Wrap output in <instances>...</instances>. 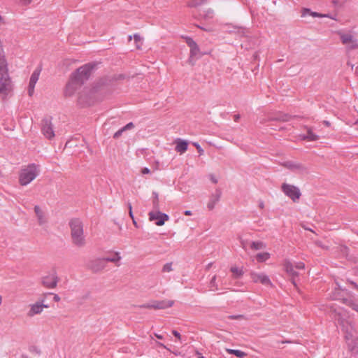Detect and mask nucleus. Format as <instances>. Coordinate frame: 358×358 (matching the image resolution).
Returning a JSON list of instances; mask_svg holds the SVG:
<instances>
[{
	"instance_id": "f257e3e1",
	"label": "nucleus",
	"mask_w": 358,
	"mask_h": 358,
	"mask_svg": "<svg viewBox=\"0 0 358 358\" xmlns=\"http://www.w3.org/2000/svg\"><path fill=\"white\" fill-rule=\"evenodd\" d=\"M13 90V85L8 75V63L6 57L0 54V94L8 95Z\"/></svg>"
},
{
	"instance_id": "f03ea898",
	"label": "nucleus",
	"mask_w": 358,
	"mask_h": 358,
	"mask_svg": "<svg viewBox=\"0 0 358 358\" xmlns=\"http://www.w3.org/2000/svg\"><path fill=\"white\" fill-rule=\"evenodd\" d=\"M39 173V166L35 164L23 166L19 172L18 182L20 185L27 186L37 178Z\"/></svg>"
},
{
	"instance_id": "7ed1b4c3",
	"label": "nucleus",
	"mask_w": 358,
	"mask_h": 358,
	"mask_svg": "<svg viewBox=\"0 0 358 358\" xmlns=\"http://www.w3.org/2000/svg\"><path fill=\"white\" fill-rule=\"evenodd\" d=\"M70 228L73 243L79 247L85 245V238L82 222L78 220H73L70 222Z\"/></svg>"
},
{
	"instance_id": "20e7f679",
	"label": "nucleus",
	"mask_w": 358,
	"mask_h": 358,
	"mask_svg": "<svg viewBox=\"0 0 358 358\" xmlns=\"http://www.w3.org/2000/svg\"><path fill=\"white\" fill-rule=\"evenodd\" d=\"M82 85L79 81L76 80L72 76L67 83L64 89V95L66 97H71L77 94V101L79 103H83V94L84 92L81 91Z\"/></svg>"
},
{
	"instance_id": "39448f33",
	"label": "nucleus",
	"mask_w": 358,
	"mask_h": 358,
	"mask_svg": "<svg viewBox=\"0 0 358 358\" xmlns=\"http://www.w3.org/2000/svg\"><path fill=\"white\" fill-rule=\"evenodd\" d=\"M250 277L251 280L254 283L261 284L264 286L273 287V284L272 283L270 278L264 272L259 271H251L250 273Z\"/></svg>"
},
{
	"instance_id": "423d86ee",
	"label": "nucleus",
	"mask_w": 358,
	"mask_h": 358,
	"mask_svg": "<svg viewBox=\"0 0 358 358\" xmlns=\"http://www.w3.org/2000/svg\"><path fill=\"white\" fill-rule=\"evenodd\" d=\"M92 66L90 64L83 65L78 68L73 74L72 77L76 80L79 81L81 84H83L84 81L86 80L92 71Z\"/></svg>"
},
{
	"instance_id": "0eeeda50",
	"label": "nucleus",
	"mask_w": 358,
	"mask_h": 358,
	"mask_svg": "<svg viewBox=\"0 0 358 358\" xmlns=\"http://www.w3.org/2000/svg\"><path fill=\"white\" fill-rule=\"evenodd\" d=\"M281 189L284 194L289 197L294 202L298 201L301 195L299 189L293 185L283 183Z\"/></svg>"
},
{
	"instance_id": "6e6552de",
	"label": "nucleus",
	"mask_w": 358,
	"mask_h": 358,
	"mask_svg": "<svg viewBox=\"0 0 358 358\" xmlns=\"http://www.w3.org/2000/svg\"><path fill=\"white\" fill-rule=\"evenodd\" d=\"M173 303L174 301L171 300L152 301L143 305L141 307L148 309L159 310L171 308Z\"/></svg>"
},
{
	"instance_id": "1a4fd4ad",
	"label": "nucleus",
	"mask_w": 358,
	"mask_h": 358,
	"mask_svg": "<svg viewBox=\"0 0 358 358\" xmlns=\"http://www.w3.org/2000/svg\"><path fill=\"white\" fill-rule=\"evenodd\" d=\"M58 280L56 272L52 271L42 277L41 284L47 289H54L57 287Z\"/></svg>"
},
{
	"instance_id": "9d476101",
	"label": "nucleus",
	"mask_w": 358,
	"mask_h": 358,
	"mask_svg": "<svg viewBox=\"0 0 358 358\" xmlns=\"http://www.w3.org/2000/svg\"><path fill=\"white\" fill-rule=\"evenodd\" d=\"M43 300L37 301L35 303L29 305V309L27 312L29 317H34L36 315L42 313L45 308H48L49 306L45 304Z\"/></svg>"
},
{
	"instance_id": "9b49d317",
	"label": "nucleus",
	"mask_w": 358,
	"mask_h": 358,
	"mask_svg": "<svg viewBox=\"0 0 358 358\" xmlns=\"http://www.w3.org/2000/svg\"><path fill=\"white\" fill-rule=\"evenodd\" d=\"M41 131L45 138L48 139H52L55 137V135L51 118L48 117L43 120Z\"/></svg>"
},
{
	"instance_id": "f8f14e48",
	"label": "nucleus",
	"mask_w": 358,
	"mask_h": 358,
	"mask_svg": "<svg viewBox=\"0 0 358 358\" xmlns=\"http://www.w3.org/2000/svg\"><path fill=\"white\" fill-rule=\"evenodd\" d=\"M148 215L149 220L150 221H155V224L157 226L164 225L165 222L168 221L169 219L168 215L158 210L151 211L149 213Z\"/></svg>"
},
{
	"instance_id": "ddd939ff",
	"label": "nucleus",
	"mask_w": 358,
	"mask_h": 358,
	"mask_svg": "<svg viewBox=\"0 0 358 358\" xmlns=\"http://www.w3.org/2000/svg\"><path fill=\"white\" fill-rule=\"evenodd\" d=\"M285 166L296 174L304 175L307 173L306 167L301 163L287 162L285 164Z\"/></svg>"
},
{
	"instance_id": "4468645a",
	"label": "nucleus",
	"mask_w": 358,
	"mask_h": 358,
	"mask_svg": "<svg viewBox=\"0 0 358 358\" xmlns=\"http://www.w3.org/2000/svg\"><path fill=\"white\" fill-rule=\"evenodd\" d=\"M341 40L343 44L348 46L350 49H355L358 48V45L353 36L350 34L339 33Z\"/></svg>"
},
{
	"instance_id": "2eb2a0df",
	"label": "nucleus",
	"mask_w": 358,
	"mask_h": 358,
	"mask_svg": "<svg viewBox=\"0 0 358 358\" xmlns=\"http://www.w3.org/2000/svg\"><path fill=\"white\" fill-rule=\"evenodd\" d=\"M39 76H40V71L38 69H36L32 73V74L30 77L29 86H28V94L30 96H31L34 93L35 85L39 79Z\"/></svg>"
},
{
	"instance_id": "dca6fc26",
	"label": "nucleus",
	"mask_w": 358,
	"mask_h": 358,
	"mask_svg": "<svg viewBox=\"0 0 358 358\" xmlns=\"http://www.w3.org/2000/svg\"><path fill=\"white\" fill-rule=\"evenodd\" d=\"M345 339L349 350L352 352H357L358 338L352 335H347Z\"/></svg>"
},
{
	"instance_id": "f3484780",
	"label": "nucleus",
	"mask_w": 358,
	"mask_h": 358,
	"mask_svg": "<svg viewBox=\"0 0 358 358\" xmlns=\"http://www.w3.org/2000/svg\"><path fill=\"white\" fill-rule=\"evenodd\" d=\"M106 266V260L105 258L96 259L90 262V268L94 271L103 269Z\"/></svg>"
},
{
	"instance_id": "a211bd4d",
	"label": "nucleus",
	"mask_w": 358,
	"mask_h": 358,
	"mask_svg": "<svg viewBox=\"0 0 358 358\" xmlns=\"http://www.w3.org/2000/svg\"><path fill=\"white\" fill-rule=\"evenodd\" d=\"M175 143H176L175 150L176 152H179L180 155L183 154L184 152H185L187 150L188 143L187 141H185V140H182L180 138H177L175 141Z\"/></svg>"
},
{
	"instance_id": "6ab92c4d",
	"label": "nucleus",
	"mask_w": 358,
	"mask_h": 358,
	"mask_svg": "<svg viewBox=\"0 0 358 358\" xmlns=\"http://www.w3.org/2000/svg\"><path fill=\"white\" fill-rule=\"evenodd\" d=\"M186 43L190 48V55L194 57L199 53V48L196 43L191 38H186Z\"/></svg>"
},
{
	"instance_id": "aec40b11",
	"label": "nucleus",
	"mask_w": 358,
	"mask_h": 358,
	"mask_svg": "<svg viewBox=\"0 0 358 358\" xmlns=\"http://www.w3.org/2000/svg\"><path fill=\"white\" fill-rule=\"evenodd\" d=\"M34 213L38 219L39 224L42 225L46 222V218L43 210L38 206L34 207Z\"/></svg>"
},
{
	"instance_id": "412c9836",
	"label": "nucleus",
	"mask_w": 358,
	"mask_h": 358,
	"mask_svg": "<svg viewBox=\"0 0 358 358\" xmlns=\"http://www.w3.org/2000/svg\"><path fill=\"white\" fill-rule=\"evenodd\" d=\"M285 271L291 276L296 277L298 273L294 271V266L288 260H285L283 263Z\"/></svg>"
},
{
	"instance_id": "4be33fe9",
	"label": "nucleus",
	"mask_w": 358,
	"mask_h": 358,
	"mask_svg": "<svg viewBox=\"0 0 358 358\" xmlns=\"http://www.w3.org/2000/svg\"><path fill=\"white\" fill-rule=\"evenodd\" d=\"M307 134L306 135H301L300 137L302 140H306L307 141H315L318 140L319 137L315 133H313V130L310 128L306 127Z\"/></svg>"
},
{
	"instance_id": "5701e85b",
	"label": "nucleus",
	"mask_w": 358,
	"mask_h": 358,
	"mask_svg": "<svg viewBox=\"0 0 358 358\" xmlns=\"http://www.w3.org/2000/svg\"><path fill=\"white\" fill-rule=\"evenodd\" d=\"M134 38L136 49L140 50L142 48L143 43V38L138 34H135L134 36H129L128 40L130 41Z\"/></svg>"
},
{
	"instance_id": "b1692460",
	"label": "nucleus",
	"mask_w": 358,
	"mask_h": 358,
	"mask_svg": "<svg viewBox=\"0 0 358 358\" xmlns=\"http://www.w3.org/2000/svg\"><path fill=\"white\" fill-rule=\"evenodd\" d=\"M220 193H216V194L212 195V196L210 197V199L208 203V205H207L208 208L209 210H213L215 208V206H216V204L217 203V202L220 200Z\"/></svg>"
},
{
	"instance_id": "393cba45",
	"label": "nucleus",
	"mask_w": 358,
	"mask_h": 358,
	"mask_svg": "<svg viewBox=\"0 0 358 358\" xmlns=\"http://www.w3.org/2000/svg\"><path fill=\"white\" fill-rule=\"evenodd\" d=\"M105 259L106 260V263L107 262H113V263L117 264L120 261L121 256H120V252H115L111 253L108 257H105Z\"/></svg>"
},
{
	"instance_id": "a878e982",
	"label": "nucleus",
	"mask_w": 358,
	"mask_h": 358,
	"mask_svg": "<svg viewBox=\"0 0 358 358\" xmlns=\"http://www.w3.org/2000/svg\"><path fill=\"white\" fill-rule=\"evenodd\" d=\"M271 258V254L268 252H259L255 255L256 260L259 262H265Z\"/></svg>"
},
{
	"instance_id": "bb28decb",
	"label": "nucleus",
	"mask_w": 358,
	"mask_h": 358,
	"mask_svg": "<svg viewBox=\"0 0 358 358\" xmlns=\"http://www.w3.org/2000/svg\"><path fill=\"white\" fill-rule=\"evenodd\" d=\"M266 244L262 241H253L250 243V248L252 250H260L266 248Z\"/></svg>"
},
{
	"instance_id": "cd10ccee",
	"label": "nucleus",
	"mask_w": 358,
	"mask_h": 358,
	"mask_svg": "<svg viewBox=\"0 0 358 358\" xmlns=\"http://www.w3.org/2000/svg\"><path fill=\"white\" fill-rule=\"evenodd\" d=\"M227 352L229 354L234 355L238 358H243L247 355L245 352L239 350L227 349Z\"/></svg>"
},
{
	"instance_id": "c85d7f7f",
	"label": "nucleus",
	"mask_w": 358,
	"mask_h": 358,
	"mask_svg": "<svg viewBox=\"0 0 358 358\" xmlns=\"http://www.w3.org/2000/svg\"><path fill=\"white\" fill-rule=\"evenodd\" d=\"M230 270L233 273V277L235 278H240L243 275V269L237 266H232Z\"/></svg>"
},
{
	"instance_id": "c756f323",
	"label": "nucleus",
	"mask_w": 358,
	"mask_h": 358,
	"mask_svg": "<svg viewBox=\"0 0 358 358\" xmlns=\"http://www.w3.org/2000/svg\"><path fill=\"white\" fill-rule=\"evenodd\" d=\"M306 13H310V15L314 17H327V15L320 14L316 12H311L309 9H303L302 13V16H306Z\"/></svg>"
},
{
	"instance_id": "7c9ffc66",
	"label": "nucleus",
	"mask_w": 358,
	"mask_h": 358,
	"mask_svg": "<svg viewBox=\"0 0 358 358\" xmlns=\"http://www.w3.org/2000/svg\"><path fill=\"white\" fill-rule=\"evenodd\" d=\"M203 0H189L187 3V6L189 8H196L204 3Z\"/></svg>"
},
{
	"instance_id": "2f4dec72",
	"label": "nucleus",
	"mask_w": 358,
	"mask_h": 358,
	"mask_svg": "<svg viewBox=\"0 0 358 358\" xmlns=\"http://www.w3.org/2000/svg\"><path fill=\"white\" fill-rule=\"evenodd\" d=\"M173 270V268L172 262L166 263L162 268V271L163 273H169L171 272Z\"/></svg>"
},
{
	"instance_id": "473e14b6",
	"label": "nucleus",
	"mask_w": 358,
	"mask_h": 358,
	"mask_svg": "<svg viewBox=\"0 0 358 358\" xmlns=\"http://www.w3.org/2000/svg\"><path fill=\"white\" fill-rule=\"evenodd\" d=\"M210 287L212 291H217L219 289L218 286L216 283V275H214L210 282Z\"/></svg>"
},
{
	"instance_id": "72a5a7b5",
	"label": "nucleus",
	"mask_w": 358,
	"mask_h": 358,
	"mask_svg": "<svg viewBox=\"0 0 358 358\" xmlns=\"http://www.w3.org/2000/svg\"><path fill=\"white\" fill-rule=\"evenodd\" d=\"M294 267L297 269H304L305 268V264L304 263L300 262H297L295 265H294Z\"/></svg>"
},
{
	"instance_id": "f704fd0d",
	"label": "nucleus",
	"mask_w": 358,
	"mask_h": 358,
	"mask_svg": "<svg viewBox=\"0 0 358 358\" xmlns=\"http://www.w3.org/2000/svg\"><path fill=\"white\" fill-rule=\"evenodd\" d=\"M134 124L132 122H129L127 124H126L124 127H122V130H124V131L129 130V129L134 128Z\"/></svg>"
},
{
	"instance_id": "c9c22d12",
	"label": "nucleus",
	"mask_w": 358,
	"mask_h": 358,
	"mask_svg": "<svg viewBox=\"0 0 358 358\" xmlns=\"http://www.w3.org/2000/svg\"><path fill=\"white\" fill-rule=\"evenodd\" d=\"M193 145L196 147L199 153L201 155L203 154V150L201 148V146L197 143H194Z\"/></svg>"
},
{
	"instance_id": "e433bc0d",
	"label": "nucleus",
	"mask_w": 358,
	"mask_h": 358,
	"mask_svg": "<svg viewBox=\"0 0 358 358\" xmlns=\"http://www.w3.org/2000/svg\"><path fill=\"white\" fill-rule=\"evenodd\" d=\"M348 306H350L353 310L358 312V304L354 303V302H350L348 303Z\"/></svg>"
},
{
	"instance_id": "4c0bfd02",
	"label": "nucleus",
	"mask_w": 358,
	"mask_h": 358,
	"mask_svg": "<svg viewBox=\"0 0 358 358\" xmlns=\"http://www.w3.org/2000/svg\"><path fill=\"white\" fill-rule=\"evenodd\" d=\"M213 13H214V11L212 9H208L207 11H206V17H213Z\"/></svg>"
},
{
	"instance_id": "58836bf2",
	"label": "nucleus",
	"mask_w": 358,
	"mask_h": 358,
	"mask_svg": "<svg viewBox=\"0 0 358 358\" xmlns=\"http://www.w3.org/2000/svg\"><path fill=\"white\" fill-rule=\"evenodd\" d=\"M123 131H124V130H122V129H120V130H118L117 132H115V134H114L113 137H114L115 138H119V137L122 135V132H123Z\"/></svg>"
},
{
	"instance_id": "ea45409f",
	"label": "nucleus",
	"mask_w": 358,
	"mask_h": 358,
	"mask_svg": "<svg viewBox=\"0 0 358 358\" xmlns=\"http://www.w3.org/2000/svg\"><path fill=\"white\" fill-rule=\"evenodd\" d=\"M128 208H129V217L134 220V215H133V213H132V206H131V203H129L128 204Z\"/></svg>"
},
{
	"instance_id": "a19ab883",
	"label": "nucleus",
	"mask_w": 358,
	"mask_h": 358,
	"mask_svg": "<svg viewBox=\"0 0 358 358\" xmlns=\"http://www.w3.org/2000/svg\"><path fill=\"white\" fill-rule=\"evenodd\" d=\"M141 173L145 175V174H149L150 173V170L147 168V167H145L143 169H141Z\"/></svg>"
},
{
	"instance_id": "79ce46f5",
	"label": "nucleus",
	"mask_w": 358,
	"mask_h": 358,
	"mask_svg": "<svg viewBox=\"0 0 358 358\" xmlns=\"http://www.w3.org/2000/svg\"><path fill=\"white\" fill-rule=\"evenodd\" d=\"M172 333L178 340L181 339V336L177 331L174 330Z\"/></svg>"
},
{
	"instance_id": "37998d69",
	"label": "nucleus",
	"mask_w": 358,
	"mask_h": 358,
	"mask_svg": "<svg viewBox=\"0 0 358 358\" xmlns=\"http://www.w3.org/2000/svg\"><path fill=\"white\" fill-rule=\"evenodd\" d=\"M53 299L56 302H59L60 301V297L57 294H54Z\"/></svg>"
},
{
	"instance_id": "c03bdc74",
	"label": "nucleus",
	"mask_w": 358,
	"mask_h": 358,
	"mask_svg": "<svg viewBox=\"0 0 358 358\" xmlns=\"http://www.w3.org/2000/svg\"><path fill=\"white\" fill-rule=\"evenodd\" d=\"M4 23H5V22H4L3 17L1 15H0V24H4Z\"/></svg>"
},
{
	"instance_id": "a18cd8bd",
	"label": "nucleus",
	"mask_w": 358,
	"mask_h": 358,
	"mask_svg": "<svg viewBox=\"0 0 358 358\" xmlns=\"http://www.w3.org/2000/svg\"><path fill=\"white\" fill-rule=\"evenodd\" d=\"M155 336L159 338V339H162L163 338V336L162 335H159V334H155Z\"/></svg>"
},
{
	"instance_id": "49530a36",
	"label": "nucleus",
	"mask_w": 358,
	"mask_h": 358,
	"mask_svg": "<svg viewBox=\"0 0 358 358\" xmlns=\"http://www.w3.org/2000/svg\"><path fill=\"white\" fill-rule=\"evenodd\" d=\"M185 215H192V213H191V211H190V210H186V211L185 212Z\"/></svg>"
},
{
	"instance_id": "de8ad7c7",
	"label": "nucleus",
	"mask_w": 358,
	"mask_h": 358,
	"mask_svg": "<svg viewBox=\"0 0 358 358\" xmlns=\"http://www.w3.org/2000/svg\"><path fill=\"white\" fill-rule=\"evenodd\" d=\"M158 345L159 347H162V348H166V349H168L163 343H158Z\"/></svg>"
},
{
	"instance_id": "09e8293b",
	"label": "nucleus",
	"mask_w": 358,
	"mask_h": 358,
	"mask_svg": "<svg viewBox=\"0 0 358 358\" xmlns=\"http://www.w3.org/2000/svg\"><path fill=\"white\" fill-rule=\"evenodd\" d=\"M24 3H29L31 0H22Z\"/></svg>"
},
{
	"instance_id": "8fccbe9b",
	"label": "nucleus",
	"mask_w": 358,
	"mask_h": 358,
	"mask_svg": "<svg viewBox=\"0 0 358 358\" xmlns=\"http://www.w3.org/2000/svg\"><path fill=\"white\" fill-rule=\"evenodd\" d=\"M158 201V194L156 193L155 194V202H157Z\"/></svg>"
},
{
	"instance_id": "3c124183",
	"label": "nucleus",
	"mask_w": 358,
	"mask_h": 358,
	"mask_svg": "<svg viewBox=\"0 0 358 358\" xmlns=\"http://www.w3.org/2000/svg\"><path fill=\"white\" fill-rule=\"evenodd\" d=\"M259 207H260L261 208H264V203H263V202H261V203H260V204H259Z\"/></svg>"
},
{
	"instance_id": "603ef678",
	"label": "nucleus",
	"mask_w": 358,
	"mask_h": 358,
	"mask_svg": "<svg viewBox=\"0 0 358 358\" xmlns=\"http://www.w3.org/2000/svg\"><path fill=\"white\" fill-rule=\"evenodd\" d=\"M199 358H205L203 356L201 355V354L198 353Z\"/></svg>"
},
{
	"instance_id": "864d4df0",
	"label": "nucleus",
	"mask_w": 358,
	"mask_h": 358,
	"mask_svg": "<svg viewBox=\"0 0 358 358\" xmlns=\"http://www.w3.org/2000/svg\"><path fill=\"white\" fill-rule=\"evenodd\" d=\"M133 220V223H134V224L135 226H136V225H137V223H136V222L135 219L134 218V220Z\"/></svg>"
},
{
	"instance_id": "5fc2aeb1",
	"label": "nucleus",
	"mask_w": 358,
	"mask_h": 358,
	"mask_svg": "<svg viewBox=\"0 0 358 358\" xmlns=\"http://www.w3.org/2000/svg\"><path fill=\"white\" fill-rule=\"evenodd\" d=\"M326 125L329 126V123L328 122H325Z\"/></svg>"
},
{
	"instance_id": "6e6d98bb",
	"label": "nucleus",
	"mask_w": 358,
	"mask_h": 358,
	"mask_svg": "<svg viewBox=\"0 0 358 358\" xmlns=\"http://www.w3.org/2000/svg\"><path fill=\"white\" fill-rule=\"evenodd\" d=\"M1 175H2V174H1V171H0V177L1 176Z\"/></svg>"
},
{
	"instance_id": "4d7b16f0",
	"label": "nucleus",
	"mask_w": 358,
	"mask_h": 358,
	"mask_svg": "<svg viewBox=\"0 0 358 358\" xmlns=\"http://www.w3.org/2000/svg\"><path fill=\"white\" fill-rule=\"evenodd\" d=\"M203 1H204V2H206V1H207V0H203Z\"/></svg>"
},
{
	"instance_id": "13d9d810",
	"label": "nucleus",
	"mask_w": 358,
	"mask_h": 358,
	"mask_svg": "<svg viewBox=\"0 0 358 358\" xmlns=\"http://www.w3.org/2000/svg\"><path fill=\"white\" fill-rule=\"evenodd\" d=\"M24 358H27V357H24Z\"/></svg>"
}]
</instances>
